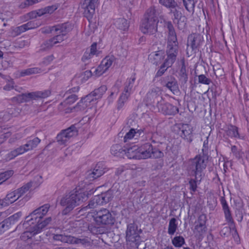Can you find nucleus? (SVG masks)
Listing matches in <instances>:
<instances>
[{"instance_id": "f704fd0d", "label": "nucleus", "mask_w": 249, "mask_h": 249, "mask_svg": "<svg viewBox=\"0 0 249 249\" xmlns=\"http://www.w3.org/2000/svg\"><path fill=\"white\" fill-rule=\"evenodd\" d=\"M135 79V77L134 76H132L127 80L124 89V92L130 94Z\"/></svg>"}, {"instance_id": "052dcab7", "label": "nucleus", "mask_w": 249, "mask_h": 249, "mask_svg": "<svg viewBox=\"0 0 249 249\" xmlns=\"http://www.w3.org/2000/svg\"><path fill=\"white\" fill-rule=\"evenodd\" d=\"M27 44V42L25 40L20 39L17 41L15 47L19 48H23Z\"/></svg>"}, {"instance_id": "39448f33", "label": "nucleus", "mask_w": 249, "mask_h": 249, "mask_svg": "<svg viewBox=\"0 0 249 249\" xmlns=\"http://www.w3.org/2000/svg\"><path fill=\"white\" fill-rule=\"evenodd\" d=\"M107 88L106 86H102L95 89L89 95L83 98L77 104L79 108H88L91 109L94 107H101L97 106L98 100L101 99L103 94L106 92Z\"/></svg>"}, {"instance_id": "f3484780", "label": "nucleus", "mask_w": 249, "mask_h": 249, "mask_svg": "<svg viewBox=\"0 0 249 249\" xmlns=\"http://www.w3.org/2000/svg\"><path fill=\"white\" fill-rule=\"evenodd\" d=\"M51 94L50 90H46L43 91H39L36 93H30L27 94H23L14 98V100H17L19 102H22L23 100L27 101V98H33L34 97L45 98L49 97Z\"/></svg>"}, {"instance_id": "a878e982", "label": "nucleus", "mask_w": 249, "mask_h": 249, "mask_svg": "<svg viewBox=\"0 0 249 249\" xmlns=\"http://www.w3.org/2000/svg\"><path fill=\"white\" fill-rule=\"evenodd\" d=\"M125 148L122 145L116 144L113 145L110 148V152L114 156L118 157H122L125 154Z\"/></svg>"}, {"instance_id": "6ab92c4d", "label": "nucleus", "mask_w": 249, "mask_h": 249, "mask_svg": "<svg viewBox=\"0 0 249 249\" xmlns=\"http://www.w3.org/2000/svg\"><path fill=\"white\" fill-rule=\"evenodd\" d=\"M39 24L37 23L36 20H33L28 22L27 23L22 25L20 27H17L13 30L11 36H18L21 32H25L27 30L36 28L39 26Z\"/></svg>"}, {"instance_id": "69168bd1", "label": "nucleus", "mask_w": 249, "mask_h": 249, "mask_svg": "<svg viewBox=\"0 0 249 249\" xmlns=\"http://www.w3.org/2000/svg\"><path fill=\"white\" fill-rule=\"evenodd\" d=\"M18 155V154L17 152V151H16V150L15 149L7 154V158H8V159L9 160H10L14 159V158H15L16 157H17Z\"/></svg>"}, {"instance_id": "4be33fe9", "label": "nucleus", "mask_w": 249, "mask_h": 249, "mask_svg": "<svg viewBox=\"0 0 249 249\" xmlns=\"http://www.w3.org/2000/svg\"><path fill=\"white\" fill-rule=\"evenodd\" d=\"M19 198L18 197V194L15 190L8 194L4 199L0 200V205L3 206H8L16 201Z\"/></svg>"}, {"instance_id": "ea45409f", "label": "nucleus", "mask_w": 249, "mask_h": 249, "mask_svg": "<svg viewBox=\"0 0 249 249\" xmlns=\"http://www.w3.org/2000/svg\"><path fill=\"white\" fill-rule=\"evenodd\" d=\"M159 2L167 8H174L177 5L175 0H159Z\"/></svg>"}, {"instance_id": "bf43d9fd", "label": "nucleus", "mask_w": 249, "mask_h": 249, "mask_svg": "<svg viewBox=\"0 0 249 249\" xmlns=\"http://www.w3.org/2000/svg\"><path fill=\"white\" fill-rule=\"evenodd\" d=\"M207 221V216L204 214H202L199 216L197 219V224H201L203 225H206Z\"/></svg>"}, {"instance_id": "c756f323", "label": "nucleus", "mask_w": 249, "mask_h": 249, "mask_svg": "<svg viewBox=\"0 0 249 249\" xmlns=\"http://www.w3.org/2000/svg\"><path fill=\"white\" fill-rule=\"evenodd\" d=\"M114 60L113 56H107L102 61L100 65L107 71L111 67Z\"/></svg>"}, {"instance_id": "bb28decb", "label": "nucleus", "mask_w": 249, "mask_h": 249, "mask_svg": "<svg viewBox=\"0 0 249 249\" xmlns=\"http://www.w3.org/2000/svg\"><path fill=\"white\" fill-rule=\"evenodd\" d=\"M166 87L175 95H179L180 90L177 82L175 80L169 81L166 84Z\"/></svg>"}, {"instance_id": "79ce46f5", "label": "nucleus", "mask_w": 249, "mask_h": 249, "mask_svg": "<svg viewBox=\"0 0 249 249\" xmlns=\"http://www.w3.org/2000/svg\"><path fill=\"white\" fill-rule=\"evenodd\" d=\"M136 133L135 128H131L129 131L126 133L124 137V142H127L129 140L132 139V138L135 137V134Z\"/></svg>"}, {"instance_id": "f8f14e48", "label": "nucleus", "mask_w": 249, "mask_h": 249, "mask_svg": "<svg viewBox=\"0 0 249 249\" xmlns=\"http://www.w3.org/2000/svg\"><path fill=\"white\" fill-rule=\"evenodd\" d=\"M187 170L189 175L190 176L194 177V178H191L189 181V189L192 193H195L197 188V183L198 184L201 181L202 178V171L193 168L189 166H188Z\"/></svg>"}, {"instance_id": "9d476101", "label": "nucleus", "mask_w": 249, "mask_h": 249, "mask_svg": "<svg viewBox=\"0 0 249 249\" xmlns=\"http://www.w3.org/2000/svg\"><path fill=\"white\" fill-rule=\"evenodd\" d=\"M72 28V25L69 23L57 25L55 28V31L57 35L50 40V45L53 46L63 41L64 40L65 36L70 32Z\"/></svg>"}, {"instance_id": "6e6d98bb", "label": "nucleus", "mask_w": 249, "mask_h": 249, "mask_svg": "<svg viewBox=\"0 0 249 249\" xmlns=\"http://www.w3.org/2000/svg\"><path fill=\"white\" fill-rule=\"evenodd\" d=\"M235 217L239 222H241L243 219V213L242 210H236L235 211Z\"/></svg>"}, {"instance_id": "09e8293b", "label": "nucleus", "mask_w": 249, "mask_h": 249, "mask_svg": "<svg viewBox=\"0 0 249 249\" xmlns=\"http://www.w3.org/2000/svg\"><path fill=\"white\" fill-rule=\"evenodd\" d=\"M159 112L164 115L174 116L178 113L179 110H159Z\"/></svg>"}, {"instance_id": "2eb2a0df", "label": "nucleus", "mask_w": 249, "mask_h": 249, "mask_svg": "<svg viewBox=\"0 0 249 249\" xmlns=\"http://www.w3.org/2000/svg\"><path fill=\"white\" fill-rule=\"evenodd\" d=\"M98 2L99 0H84L83 7L85 9V14L88 18H91L94 14Z\"/></svg>"}, {"instance_id": "423d86ee", "label": "nucleus", "mask_w": 249, "mask_h": 249, "mask_svg": "<svg viewBox=\"0 0 249 249\" xmlns=\"http://www.w3.org/2000/svg\"><path fill=\"white\" fill-rule=\"evenodd\" d=\"M158 21L156 17L155 10L151 9L147 11L141 25V31L144 34L153 35L158 29Z\"/></svg>"}, {"instance_id": "774afa93", "label": "nucleus", "mask_w": 249, "mask_h": 249, "mask_svg": "<svg viewBox=\"0 0 249 249\" xmlns=\"http://www.w3.org/2000/svg\"><path fill=\"white\" fill-rule=\"evenodd\" d=\"M32 249H42L40 243H34L31 244Z\"/></svg>"}, {"instance_id": "20e7f679", "label": "nucleus", "mask_w": 249, "mask_h": 249, "mask_svg": "<svg viewBox=\"0 0 249 249\" xmlns=\"http://www.w3.org/2000/svg\"><path fill=\"white\" fill-rule=\"evenodd\" d=\"M88 197L89 193L82 190L72 191L65 195L62 197L60 202V205L65 207L62 211V214H68L76 206L87 200Z\"/></svg>"}, {"instance_id": "864d4df0", "label": "nucleus", "mask_w": 249, "mask_h": 249, "mask_svg": "<svg viewBox=\"0 0 249 249\" xmlns=\"http://www.w3.org/2000/svg\"><path fill=\"white\" fill-rule=\"evenodd\" d=\"M90 54L93 56L97 55L99 53V52L97 50L96 43H93L90 46L89 51Z\"/></svg>"}, {"instance_id": "680f3d73", "label": "nucleus", "mask_w": 249, "mask_h": 249, "mask_svg": "<svg viewBox=\"0 0 249 249\" xmlns=\"http://www.w3.org/2000/svg\"><path fill=\"white\" fill-rule=\"evenodd\" d=\"M29 142H30L31 146L33 149L34 148L36 147L37 145V144L40 142V140L37 137H36L35 138L32 140L29 141Z\"/></svg>"}, {"instance_id": "473e14b6", "label": "nucleus", "mask_w": 249, "mask_h": 249, "mask_svg": "<svg viewBox=\"0 0 249 249\" xmlns=\"http://www.w3.org/2000/svg\"><path fill=\"white\" fill-rule=\"evenodd\" d=\"M172 243L175 247L179 248L185 244V241L182 236H176L172 239Z\"/></svg>"}, {"instance_id": "dca6fc26", "label": "nucleus", "mask_w": 249, "mask_h": 249, "mask_svg": "<svg viewBox=\"0 0 249 249\" xmlns=\"http://www.w3.org/2000/svg\"><path fill=\"white\" fill-rule=\"evenodd\" d=\"M220 202L222 205V209L224 213L226 221L231 224L233 229L235 228V224L232 218L231 211H230V207L224 196L220 198ZM235 232L237 233V230L235 229Z\"/></svg>"}, {"instance_id": "c9c22d12", "label": "nucleus", "mask_w": 249, "mask_h": 249, "mask_svg": "<svg viewBox=\"0 0 249 249\" xmlns=\"http://www.w3.org/2000/svg\"><path fill=\"white\" fill-rule=\"evenodd\" d=\"M98 205H102L100 200V197L98 196H95L92 197V199L90 200L89 203L88 205L86 207L89 208H94Z\"/></svg>"}, {"instance_id": "7c9ffc66", "label": "nucleus", "mask_w": 249, "mask_h": 249, "mask_svg": "<svg viewBox=\"0 0 249 249\" xmlns=\"http://www.w3.org/2000/svg\"><path fill=\"white\" fill-rule=\"evenodd\" d=\"M177 220L175 218H172L169 221L168 229V233L170 235H173L178 228V225L176 223Z\"/></svg>"}, {"instance_id": "412c9836", "label": "nucleus", "mask_w": 249, "mask_h": 249, "mask_svg": "<svg viewBox=\"0 0 249 249\" xmlns=\"http://www.w3.org/2000/svg\"><path fill=\"white\" fill-rule=\"evenodd\" d=\"M165 56L164 52L159 50L151 53L149 55V60L152 63L158 65L162 61Z\"/></svg>"}, {"instance_id": "cd10ccee", "label": "nucleus", "mask_w": 249, "mask_h": 249, "mask_svg": "<svg viewBox=\"0 0 249 249\" xmlns=\"http://www.w3.org/2000/svg\"><path fill=\"white\" fill-rule=\"evenodd\" d=\"M175 18L177 20V23L180 29L183 28L186 24V18L184 16H182L180 13L177 12L175 14Z\"/></svg>"}, {"instance_id": "4468645a", "label": "nucleus", "mask_w": 249, "mask_h": 249, "mask_svg": "<svg viewBox=\"0 0 249 249\" xmlns=\"http://www.w3.org/2000/svg\"><path fill=\"white\" fill-rule=\"evenodd\" d=\"M75 125V124L71 125L57 135L56 140L59 144H65L71 137L78 135V130Z\"/></svg>"}, {"instance_id": "ddd939ff", "label": "nucleus", "mask_w": 249, "mask_h": 249, "mask_svg": "<svg viewBox=\"0 0 249 249\" xmlns=\"http://www.w3.org/2000/svg\"><path fill=\"white\" fill-rule=\"evenodd\" d=\"M79 90L78 87H73L65 92H62L58 96V99L60 97H66L63 102L60 103L62 107H67V106L74 103L77 99V96L75 95Z\"/></svg>"}, {"instance_id": "f03ea898", "label": "nucleus", "mask_w": 249, "mask_h": 249, "mask_svg": "<svg viewBox=\"0 0 249 249\" xmlns=\"http://www.w3.org/2000/svg\"><path fill=\"white\" fill-rule=\"evenodd\" d=\"M113 212L107 209H102L94 213L93 220L97 225L93 223L89 224L88 229L93 234H102L107 232V229L105 226L110 227L114 225L116 218Z\"/></svg>"}, {"instance_id": "0eeeda50", "label": "nucleus", "mask_w": 249, "mask_h": 249, "mask_svg": "<svg viewBox=\"0 0 249 249\" xmlns=\"http://www.w3.org/2000/svg\"><path fill=\"white\" fill-rule=\"evenodd\" d=\"M141 159L148 158L161 159L164 157V153L157 147H153L152 144L146 142L139 147Z\"/></svg>"}, {"instance_id": "b1692460", "label": "nucleus", "mask_w": 249, "mask_h": 249, "mask_svg": "<svg viewBox=\"0 0 249 249\" xmlns=\"http://www.w3.org/2000/svg\"><path fill=\"white\" fill-rule=\"evenodd\" d=\"M98 196L100 197L102 205H103L107 204L114 197V191L112 190L109 189Z\"/></svg>"}, {"instance_id": "c03bdc74", "label": "nucleus", "mask_w": 249, "mask_h": 249, "mask_svg": "<svg viewBox=\"0 0 249 249\" xmlns=\"http://www.w3.org/2000/svg\"><path fill=\"white\" fill-rule=\"evenodd\" d=\"M46 14L44 8L38 10L37 11L31 12L30 15V17L33 18H36L37 17H40L44 14Z\"/></svg>"}, {"instance_id": "4d7b16f0", "label": "nucleus", "mask_w": 249, "mask_h": 249, "mask_svg": "<svg viewBox=\"0 0 249 249\" xmlns=\"http://www.w3.org/2000/svg\"><path fill=\"white\" fill-rule=\"evenodd\" d=\"M231 228L229 227H224L220 231V234L222 237L227 236L230 232Z\"/></svg>"}, {"instance_id": "58836bf2", "label": "nucleus", "mask_w": 249, "mask_h": 249, "mask_svg": "<svg viewBox=\"0 0 249 249\" xmlns=\"http://www.w3.org/2000/svg\"><path fill=\"white\" fill-rule=\"evenodd\" d=\"M91 71H84L83 73L79 74V75L77 76V78H78L79 82L83 83L89 79V77L91 76Z\"/></svg>"}, {"instance_id": "7ed1b4c3", "label": "nucleus", "mask_w": 249, "mask_h": 249, "mask_svg": "<svg viewBox=\"0 0 249 249\" xmlns=\"http://www.w3.org/2000/svg\"><path fill=\"white\" fill-rule=\"evenodd\" d=\"M165 26L168 30L167 47V57L157 72L158 76L162 75L166 70L174 63L178 52V42L176 33L170 22H165Z\"/></svg>"}, {"instance_id": "4c0bfd02", "label": "nucleus", "mask_w": 249, "mask_h": 249, "mask_svg": "<svg viewBox=\"0 0 249 249\" xmlns=\"http://www.w3.org/2000/svg\"><path fill=\"white\" fill-rule=\"evenodd\" d=\"M14 174V171L12 170H7L0 174V182L2 183L9 179Z\"/></svg>"}, {"instance_id": "338daca9", "label": "nucleus", "mask_w": 249, "mask_h": 249, "mask_svg": "<svg viewBox=\"0 0 249 249\" xmlns=\"http://www.w3.org/2000/svg\"><path fill=\"white\" fill-rule=\"evenodd\" d=\"M53 59V57L52 55L48 56L46 57L43 61V63L45 65H47L51 63Z\"/></svg>"}, {"instance_id": "a18cd8bd", "label": "nucleus", "mask_w": 249, "mask_h": 249, "mask_svg": "<svg viewBox=\"0 0 249 249\" xmlns=\"http://www.w3.org/2000/svg\"><path fill=\"white\" fill-rule=\"evenodd\" d=\"M183 125V124L182 123L176 124L172 127V131L177 134L180 135V133L182 132Z\"/></svg>"}, {"instance_id": "2f4dec72", "label": "nucleus", "mask_w": 249, "mask_h": 249, "mask_svg": "<svg viewBox=\"0 0 249 249\" xmlns=\"http://www.w3.org/2000/svg\"><path fill=\"white\" fill-rule=\"evenodd\" d=\"M33 182L30 181L21 188L16 190V192L18 194V197L21 196L24 193L28 191L32 186Z\"/></svg>"}, {"instance_id": "a19ab883", "label": "nucleus", "mask_w": 249, "mask_h": 249, "mask_svg": "<svg viewBox=\"0 0 249 249\" xmlns=\"http://www.w3.org/2000/svg\"><path fill=\"white\" fill-rule=\"evenodd\" d=\"M41 0H25L20 3L19 7L21 8H25L37 3Z\"/></svg>"}, {"instance_id": "c85d7f7f", "label": "nucleus", "mask_w": 249, "mask_h": 249, "mask_svg": "<svg viewBox=\"0 0 249 249\" xmlns=\"http://www.w3.org/2000/svg\"><path fill=\"white\" fill-rule=\"evenodd\" d=\"M161 94V90L160 88L155 87L149 91L147 94V98L153 100L159 96Z\"/></svg>"}, {"instance_id": "aec40b11", "label": "nucleus", "mask_w": 249, "mask_h": 249, "mask_svg": "<svg viewBox=\"0 0 249 249\" xmlns=\"http://www.w3.org/2000/svg\"><path fill=\"white\" fill-rule=\"evenodd\" d=\"M125 154L129 159H141L139 154V147L136 145L124 146Z\"/></svg>"}, {"instance_id": "1a4fd4ad", "label": "nucleus", "mask_w": 249, "mask_h": 249, "mask_svg": "<svg viewBox=\"0 0 249 249\" xmlns=\"http://www.w3.org/2000/svg\"><path fill=\"white\" fill-rule=\"evenodd\" d=\"M52 236L53 240L64 243L81 244L86 246H88L90 245V239L88 237L75 238L71 235H66L62 234H53Z\"/></svg>"}, {"instance_id": "3c124183", "label": "nucleus", "mask_w": 249, "mask_h": 249, "mask_svg": "<svg viewBox=\"0 0 249 249\" xmlns=\"http://www.w3.org/2000/svg\"><path fill=\"white\" fill-rule=\"evenodd\" d=\"M198 82L203 84L209 85L210 83V80L206 77L204 74L198 76Z\"/></svg>"}, {"instance_id": "37998d69", "label": "nucleus", "mask_w": 249, "mask_h": 249, "mask_svg": "<svg viewBox=\"0 0 249 249\" xmlns=\"http://www.w3.org/2000/svg\"><path fill=\"white\" fill-rule=\"evenodd\" d=\"M106 71L104 70L103 67L101 65H100L98 67L94 69L93 72H92V75H93L95 77H99L104 74Z\"/></svg>"}, {"instance_id": "8fccbe9b", "label": "nucleus", "mask_w": 249, "mask_h": 249, "mask_svg": "<svg viewBox=\"0 0 249 249\" xmlns=\"http://www.w3.org/2000/svg\"><path fill=\"white\" fill-rule=\"evenodd\" d=\"M184 4L187 10H190L194 7L195 3L193 0H183Z\"/></svg>"}, {"instance_id": "a211bd4d", "label": "nucleus", "mask_w": 249, "mask_h": 249, "mask_svg": "<svg viewBox=\"0 0 249 249\" xmlns=\"http://www.w3.org/2000/svg\"><path fill=\"white\" fill-rule=\"evenodd\" d=\"M105 168L103 163L98 162L92 171H88L87 178L90 181L93 180L102 176L105 173Z\"/></svg>"}, {"instance_id": "0e129e2a", "label": "nucleus", "mask_w": 249, "mask_h": 249, "mask_svg": "<svg viewBox=\"0 0 249 249\" xmlns=\"http://www.w3.org/2000/svg\"><path fill=\"white\" fill-rule=\"evenodd\" d=\"M93 56V55L90 54L89 51H86L84 54L82 59L84 62H86L87 60L92 58Z\"/></svg>"}, {"instance_id": "5701e85b", "label": "nucleus", "mask_w": 249, "mask_h": 249, "mask_svg": "<svg viewBox=\"0 0 249 249\" xmlns=\"http://www.w3.org/2000/svg\"><path fill=\"white\" fill-rule=\"evenodd\" d=\"M192 131L193 127L191 125L183 124L182 128V132L180 133V136L184 139H186L188 142L192 141Z\"/></svg>"}, {"instance_id": "e433bc0d", "label": "nucleus", "mask_w": 249, "mask_h": 249, "mask_svg": "<svg viewBox=\"0 0 249 249\" xmlns=\"http://www.w3.org/2000/svg\"><path fill=\"white\" fill-rule=\"evenodd\" d=\"M130 94L124 92L120 97L117 106L118 108L123 107L124 104L126 102L128 96Z\"/></svg>"}, {"instance_id": "603ef678", "label": "nucleus", "mask_w": 249, "mask_h": 249, "mask_svg": "<svg viewBox=\"0 0 249 249\" xmlns=\"http://www.w3.org/2000/svg\"><path fill=\"white\" fill-rule=\"evenodd\" d=\"M206 227L205 225L197 224L195 226V229L200 234L206 231Z\"/></svg>"}, {"instance_id": "de8ad7c7", "label": "nucleus", "mask_w": 249, "mask_h": 249, "mask_svg": "<svg viewBox=\"0 0 249 249\" xmlns=\"http://www.w3.org/2000/svg\"><path fill=\"white\" fill-rule=\"evenodd\" d=\"M19 114V112L18 111V110H9L8 112V114L7 115H4L3 116V119L4 120H9L10 119V117H17Z\"/></svg>"}, {"instance_id": "13d9d810", "label": "nucleus", "mask_w": 249, "mask_h": 249, "mask_svg": "<svg viewBox=\"0 0 249 249\" xmlns=\"http://www.w3.org/2000/svg\"><path fill=\"white\" fill-rule=\"evenodd\" d=\"M136 133L135 134V139H137L141 135L146 134L147 133L145 128H141L140 129H135Z\"/></svg>"}, {"instance_id": "e2e57ef3", "label": "nucleus", "mask_w": 249, "mask_h": 249, "mask_svg": "<svg viewBox=\"0 0 249 249\" xmlns=\"http://www.w3.org/2000/svg\"><path fill=\"white\" fill-rule=\"evenodd\" d=\"M58 7L57 5H52L50 6H47L44 8L45 10L46 11V14H51L54 12L55 10L57 9Z\"/></svg>"}, {"instance_id": "9b49d317", "label": "nucleus", "mask_w": 249, "mask_h": 249, "mask_svg": "<svg viewBox=\"0 0 249 249\" xmlns=\"http://www.w3.org/2000/svg\"><path fill=\"white\" fill-rule=\"evenodd\" d=\"M208 158V150L202 149V154L197 155L192 159L188 166L203 172L206 167Z\"/></svg>"}, {"instance_id": "5fc2aeb1", "label": "nucleus", "mask_w": 249, "mask_h": 249, "mask_svg": "<svg viewBox=\"0 0 249 249\" xmlns=\"http://www.w3.org/2000/svg\"><path fill=\"white\" fill-rule=\"evenodd\" d=\"M231 151L237 159H240L242 158L241 153L238 150L237 147L235 145L231 147Z\"/></svg>"}, {"instance_id": "72a5a7b5", "label": "nucleus", "mask_w": 249, "mask_h": 249, "mask_svg": "<svg viewBox=\"0 0 249 249\" xmlns=\"http://www.w3.org/2000/svg\"><path fill=\"white\" fill-rule=\"evenodd\" d=\"M117 22V27L120 30L123 32L127 31L129 25L126 19L124 18L119 19Z\"/></svg>"}, {"instance_id": "6e6552de", "label": "nucleus", "mask_w": 249, "mask_h": 249, "mask_svg": "<svg viewBox=\"0 0 249 249\" xmlns=\"http://www.w3.org/2000/svg\"><path fill=\"white\" fill-rule=\"evenodd\" d=\"M142 232V229H138V225L133 221L127 224L125 231V238L127 242L134 243L138 248L142 242L140 234Z\"/></svg>"}, {"instance_id": "393cba45", "label": "nucleus", "mask_w": 249, "mask_h": 249, "mask_svg": "<svg viewBox=\"0 0 249 249\" xmlns=\"http://www.w3.org/2000/svg\"><path fill=\"white\" fill-rule=\"evenodd\" d=\"M224 130L226 135L231 138H239L238 128L235 125L229 124L226 126Z\"/></svg>"}, {"instance_id": "49530a36", "label": "nucleus", "mask_w": 249, "mask_h": 249, "mask_svg": "<svg viewBox=\"0 0 249 249\" xmlns=\"http://www.w3.org/2000/svg\"><path fill=\"white\" fill-rule=\"evenodd\" d=\"M41 72L39 69L37 68H32L26 70L22 72L23 75H30L32 74L38 73Z\"/></svg>"}, {"instance_id": "f257e3e1", "label": "nucleus", "mask_w": 249, "mask_h": 249, "mask_svg": "<svg viewBox=\"0 0 249 249\" xmlns=\"http://www.w3.org/2000/svg\"><path fill=\"white\" fill-rule=\"evenodd\" d=\"M50 205L45 204L37 208L29 215L25 217L24 222L22 224L23 228L27 229L24 234L27 235L29 233L36 234L41 231L43 229L46 227L52 221L51 217L43 218L44 215L47 213ZM21 225V223L19 225Z\"/></svg>"}]
</instances>
